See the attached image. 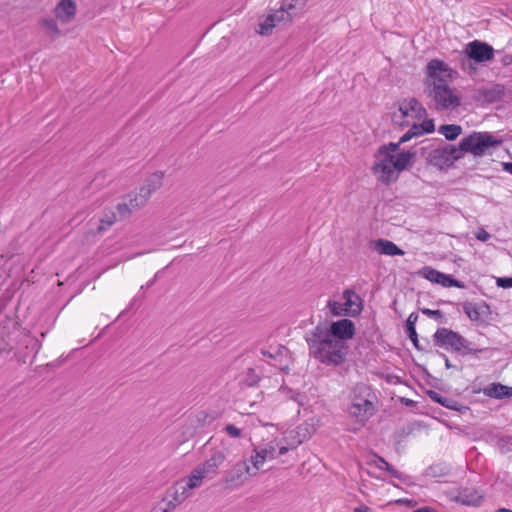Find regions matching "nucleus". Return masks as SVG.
<instances>
[{"instance_id": "nucleus-1", "label": "nucleus", "mask_w": 512, "mask_h": 512, "mask_svg": "<svg viewBox=\"0 0 512 512\" xmlns=\"http://www.w3.org/2000/svg\"><path fill=\"white\" fill-rule=\"evenodd\" d=\"M356 332L352 320L344 318L331 322L329 327L319 323L305 335L309 353L316 360L326 365H341L347 356V340Z\"/></svg>"}, {"instance_id": "nucleus-2", "label": "nucleus", "mask_w": 512, "mask_h": 512, "mask_svg": "<svg viewBox=\"0 0 512 512\" xmlns=\"http://www.w3.org/2000/svg\"><path fill=\"white\" fill-rule=\"evenodd\" d=\"M451 71L448 65L439 59L430 60L426 66L425 92L434 100L438 110H453L460 105L459 97L453 93L446 80L451 76Z\"/></svg>"}, {"instance_id": "nucleus-3", "label": "nucleus", "mask_w": 512, "mask_h": 512, "mask_svg": "<svg viewBox=\"0 0 512 512\" xmlns=\"http://www.w3.org/2000/svg\"><path fill=\"white\" fill-rule=\"evenodd\" d=\"M433 341L436 346L450 349L461 356L469 354L478 355L488 351V348H477L472 342L468 341L458 332L442 327L438 328L433 335Z\"/></svg>"}, {"instance_id": "nucleus-4", "label": "nucleus", "mask_w": 512, "mask_h": 512, "mask_svg": "<svg viewBox=\"0 0 512 512\" xmlns=\"http://www.w3.org/2000/svg\"><path fill=\"white\" fill-rule=\"evenodd\" d=\"M501 143L502 140L496 138L490 132L473 131L460 140L458 150L461 158L465 153H470L474 157H482L486 155L491 148L498 147Z\"/></svg>"}, {"instance_id": "nucleus-5", "label": "nucleus", "mask_w": 512, "mask_h": 512, "mask_svg": "<svg viewBox=\"0 0 512 512\" xmlns=\"http://www.w3.org/2000/svg\"><path fill=\"white\" fill-rule=\"evenodd\" d=\"M373 399L375 395L371 387L364 383H357L351 392L350 415L362 422L367 421L375 412Z\"/></svg>"}, {"instance_id": "nucleus-6", "label": "nucleus", "mask_w": 512, "mask_h": 512, "mask_svg": "<svg viewBox=\"0 0 512 512\" xmlns=\"http://www.w3.org/2000/svg\"><path fill=\"white\" fill-rule=\"evenodd\" d=\"M461 159L458 146L444 144L441 147L430 150L426 154L427 163L440 170L451 167L455 161Z\"/></svg>"}, {"instance_id": "nucleus-7", "label": "nucleus", "mask_w": 512, "mask_h": 512, "mask_svg": "<svg viewBox=\"0 0 512 512\" xmlns=\"http://www.w3.org/2000/svg\"><path fill=\"white\" fill-rule=\"evenodd\" d=\"M468 62L485 63L493 59L495 50L486 42L474 40L466 45L465 49Z\"/></svg>"}, {"instance_id": "nucleus-8", "label": "nucleus", "mask_w": 512, "mask_h": 512, "mask_svg": "<svg viewBox=\"0 0 512 512\" xmlns=\"http://www.w3.org/2000/svg\"><path fill=\"white\" fill-rule=\"evenodd\" d=\"M118 220H119V218L117 217V214L114 210L105 209L102 212V215L100 216L97 225H92V221H89V225L91 227L85 233V237H86L87 241H89L90 238H95L96 236H100V235L104 234Z\"/></svg>"}, {"instance_id": "nucleus-9", "label": "nucleus", "mask_w": 512, "mask_h": 512, "mask_svg": "<svg viewBox=\"0 0 512 512\" xmlns=\"http://www.w3.org/2000/svg\"><path fill=\"white\" fill-rule=\"evenodd\" d=\"M257 470L251 471L246 462H238L226 473V488H236L242 485L248 476L256 475Z\"/></svg>"}, {"instance_id": "nucleus-10", "label": "nucleus", "mask_w": 512, "mask_h": 512, "mask_svg": "<svg viewBox=\"0 0 512 512\" xmlns=\"http://www.w3.org/2000/svg\"><path fill=\"white\" fill-rule=\"evenodd\" d=\"M463 311L471 321L477 323L485 322L491 315L490 306L486 302H465L463 304Z\"/></svg>"}, {"instance_id": "nucleus-11", "label": "nucleus", "mask_w": 512, "mask_h": 512, "mask_svg": "<svg viewBox=\"0 0 512 512\" xmlns=\"http://www.w3.org/2000/svg\"><path fill=\"white\" fill-rule=\"evenodd\" d=\"M392 160H387V158H383L382 160L375 162L372 166V172L377 175L379 181L385 185H390L392 182H395L398 179V176L395 175V169L393 165L390 164Z\"/></svg>"}, {"instance_id": "nucleus-12", "label": "nucleus", "mask_w": 512, "mask_h": 512, "mask_svg": "<svg viewBox=\"0 0 512 512\" xmlns=\"http://www.w3.org/2000/svg\"><path fill=\"white\" fill-rule=\"evenodd\" d=\"M289 17L279 9L269 14L263 21L259 22L257 32L260 35L268 36L272 33L274 27L280 23H288Z\"/></svg>"}, {"instance_id": "nucleus-13", "label": "nucleus", "mask_w": 512, "mask_h": 512, "mask_svg": "<svg viewBox=\"0 0 512 512\" xmlns=\"http://www.w3.org/2000/svg\"><path fill=\"white\" fill-rule=\"evenodd\" d=\"M368 249L373 253L386 256H397L404 254V252L396 244L386 239L369 241Z\"/></svg>"}, {"instance_id": "nucleus-14", "label": "nucleus", "mask_w": 512, "mask_h": 512, "mask_svg": "<svg viewBox=\"0 0 512 512\" xmlns=\"http://www.w3.org/2000/svg\"><path fill=\"white\" fill-rule=\"evenodd\" d=\"M344 307L348 316H358L363 310L362 299L352 289H345L343 291Z\"/></svg>"}, {"instance_id": "nucleus-15", "label": "nucleus", "mask_w": 512, "mask_h": 512, "mask_svg": "<svg viewBox=\"0 0 512 512\" xmlns=\"http://www.w3.org/2000/svg\"><path fill=\"white\" fill-rule=\"evenodd\" d=\"M476 100H483L486 103L501 101L505 96V87L502 84H493L490 87H482L477 91Z\"/></svg>"}, {"instance_id": "nucleus-16", "label": "nucleus", "mask_w": 512, "mask_h": 512, "mask_svg": "<svg viewBox=\"0 0 512 512\" xmlns=\"http://www.w3.org/2000/svg\"><path fill=\"white\" fill-rule=\"evenodd\" d=\"M483 497L474 488H462L458 494L451 496L450 500L466 506H479Z\"/></svg>"}, {"instance_id": "nucleus-17", "label": "nucleus", "mask_w": 512, "mask_h": 512, "mask_svg": "<svg viewBox=\"0 0 512 512\" xmlns=\"http://www.w3.org/2000/svg\"><path fill=\"white\" fill-rule=\"evenodd\" d=\"M427 395L432 401H434L437 404H440L441 406L447 409L454 410L462 414L469 410V407L467 405H464L452 398L442 396L440 393L434 390L427 391Z\"/></svg>"}, {"instance_id": "nucleus-18", "label": "nucleus", "mask_w": 512, "mask_h": 512, "mask_svg": "<svg viewBox=\"0 0 512 512\" xmlns=\"http://www.w3.org/2000/svg\"><path fill=\"white\" fill-rule=\"evenodd\" d=\"M223 463L224 454L221 451H217L203 464L198 465V468L210 480L218 473V469Z\"/></svg>"}, {"instance_id": "nucleus-19", "label": "nucleus", "mask_w": 512, "mask_h": 512, "mask_svg": "<svg viewBox=\"0 0 512 512\" xmlns=\"http://www.w3.org/2000/svg\"><path fill=\"white\" fill-rule=\"evenodd\" d=\"M275 450L276 447L272 442L269 443L265 448H255L254 455H251L250 457V462L253 465V469L258 471L266 459L277 458Z\"/></svg>"}, {"instance_id": "nucleus-20", "label": "nucleus", "mask_w": 512, "mask_h": 512, "mask_svg": "<svg viewBox=\"0 0 512 512\" xmlns=\"http://www.w3.org/2000/svg\"><path fill=\"white\" fill-rule=\"evenodd\" d=\"M163 496L165 497V500L171 501L175 506H179L191 496V493H188L182 484L177 481L173 486L169 487L165 491Z\"/></svg>"}, {"instance_id": "nucleus-21", "label": "nucleus", "mask_w": 512, "mask_h": 512, "mask_svg": "<svg viewBox=\"0 0 512 512\" xmlns=\"http://www.w3.org/2000/svg\"><path fill=\"white\" fill-rule=\"evenodd\" d=\"M204 480L208 479L197 466L192 470L189 476L179 480V482L188 493H191L192 490L199 488Z\"/></svg>"}, {"instance_id": "nucleus-22", "label": "nucleus", "mask_w": 512, "mask_h": 512, "mask_svg": "<svg viewBox=\"0 0 512 512\" xmlns=\"http://www.w3.org/2000/svg\"><path fill=\"white\" fill-rule=\"evenodd\" d=\"M399 111L403 117L408 116L410 112H413L416 118H421L426 114V109L414 97L410 98L409 100L405 99L402 103H400Z\"/></svg>"}, {"instance_id": "nucleus-23", "label": "nucleus", "mask_w": 512, "mask_h": 512, "mask_svg": "<svg viewBox=\"0 0 512 512\" xmlns=\"http://www.w3.org/2000/svg\"><path fill=\"white\" fill-rule=\"evenodd\" d=\"M76 13V4L72 0H61L55 8V14L62 22H69Z\"/></svg>"}, {"instance_id": "nucleus-24", "label": "nucleus", "mask_w": 512, "mask_h": 512, "mask_svg": "<svg viewBox=\"0 0 512 512\" xmlns=\"http://www.w3.org/2000/svg\"><path fill=\"white\" fill-rule=\"evenodd\" d=\"M416 153L410 152V151H402L398 153L396 156H394V159L391 161L393 168L397 172H402L406 170L409 167H412L414 164V157Z\"/></svg>"}, {"instance_id": "nucleus-25", "label": "nucleus", "mask_w": 512, "mask_h": 512, "mask_svg": "<svg viewBox=\"0 0 512 512\" xmlns=\"http://www.w3.org/2000/svg\"><path fill=\"white\" fill-rule=\"evenodd\" d=\"M306 2L307 0H282L279 8L289 17V21L291 22L304 8Z\"/></svg>"}, {"instance_id": "nucleus-26", "label": "nucleus", "mask_w": 512, "mask_h": 512, "mask_svg": "<svg viewBox=\"0 0 512 512\" xmlns=\"http://www.w3.org/2000/svg\"><path fill=\"white\" fill-rule=\"evenodd\" d=\"M163 178L164 174L162 172H154L146 178L140 189L151 197V195L162 186Z\"/></svg>"}, {"instance_id": "nucleus-27", "label": "nucleus", "mask_w": 512, "mask_h": 512, "mask_svg": "<svg viewBox=\"0 0 512 512\" xmlns=\"http://www.w3.org/2000/svg\"><path fill=\"white\" fill-rule=\"evenodd\" d=\"M417 320H418L417 313H415V312L411 313L406 320L405 332H406L407 336L409 337V339L412 341L414 347L419 351H423L424 349L422 348V346L419 343L418 334H417L416 327H415Z\"/></svg>"}, {"instance_id": "nucleus-28", "label": "nucleus", "mask_w": 512, "mask_h": 512, "mask_svg": "<svg viewBox=\"0 0 512 512\" xmlns=\"http://www.w3.org/2000/svg\"><path fill=\"white\" fill-rule=\"evenodd\" d=\"M484 394L496 399L508 398L512 396V387L501 383H492L484 389Z\"/></svg>"}, {"instance_id": "nucleus-29", "label": "nucleus", "mask_w": 512, "mask_h": 512, "mask_svg": "<svg viewBox=\"0 0 512 512\" xmlns=\"http://www.w3.org/2000/svg\"><path fill=\"white\" fill-rule=\"evenodd\" d=\"M125 198L129 202V206H131L134 211H138L147 204L150 197L139 188L137 191L126 195Z\"/></svg>"}, {"instance_id": "nucleus-30", "label": "nucleus", "mask_w": 512, "mask_h": 512, "mask_svg": "<svg viewBox=\"0 0 512 512\" xmlns=\"http://www.w3.org/2000/svg\"><path fill=\"white\" fill-rule=\"evenodd\" d=\"M462 127L457 124H444L438 129V132L446 138L448 141L456 140L462 134Z\"/></svg>"}, {"instance_id": "nucleus-31", "label": "nucleus", "mask_w": 512, "mask_h": 512, "mask_svg": "<svg viewBox=\"0 0 512 512\" xmlns=\"http://www.w3.org/2000/svg\"><path fill=\"white\" fill-rule=\"evenodd\" d=\"M450 467L445 463H437L426 468L424 475L429 477H443L448 475Z\"/></svg>"}, {"instance_id": "nucleus-32", "label": "nucleus", "mask_w": 512, "mask_h": 512, "mask_svg": "<svg viewBox=\"0 0 512 512\" xmlns=\"http://www.w3.org/2000/svg\"><path fill=\"white\" fill-rule=\"evenodd\" d=\"M401 143L398 142H390L388 144L381 145L377 150V155L383 156V158H387V160H393V153L399 149Z\"/></svg>"}, {"instance_id": "nucleus-33", "label": "nucleus", "mask_w": 512, "mask_h": 512, "mask_svg": "<svg viewBox=\"0 0 512 512\" xmlns=\"http://www.w3.org/2000/svg\"><path fill=\"white\" fill-rule=\"evenodd\" d=\"M260 376L255 372L253 368H248L240 379V384L247 387H254L258 385Z\"/></svg>"}, {"instance_id": "nucleus-34", "label": "nucleus", "mask_w": 512, "mask_h": 512, "mask_svg": "<svg viewBox=\"0 0 512 512\" xmlns=\"http://www.w3.org/2000/svg\"><path fill=\"white\" fill-rule=\"evenodd\" d=\"M116 211L119 220L126 219L130 217L132 213L135 212L134 209H132L131 206H129V202L126 200L125 197L123 198L122 202L116 205Z\"/></svg>"}, {"instance_id": "nucleus-35", "label": "nucleus", "mask_w": 512, "mask_h": 512, "mask_svg": "<svg viewBox=\"0 0 512 512\" xmlns=\"http://www.w3.org/2000/svg\"><path fill=\"white\" fill-rule=\"evenodd\" d=\"M377 467L379 469H384L387 471L391 477L397 478L399 480H403V474L396 470L389 462H387L383 457L378 456V464Z\"/></svg>"}, {"instance_id": "nucleus-36", "label": "nucleus", "mask_w": 512, "mask_h": 512, "mask_svg": "<svg viewBox=\"0 0 512 512\" xmlns=\"http://www.w3.org/2000/svg\"><path fill=\"white\" fill-rule=\"evenodd\" d=\"M437 284H440L443 287H457V288L465 287L463 282L453 278L451 275L444 274L442 272L440 274Z\"/></svg>"}, {"instance_id": "nucleus-37", "label": "nucleus", "mask_w": 512, "mask_h": 512, "mask_svg": "<svg viewBox=\"0 0 512 512\" xmlns=\"http://www.w3.org/2000/svg\"><path fill=\"white\" fill-rule=\"evenodd\" d=\"M417 274L420 275L421 277L437 284L441 272H439L438 270H436L432 267L425 266L422 269H420L417 272Z\"/></svg>"}, {"instance_id": "nucleus-38", "label": "nucleus", "mask_w": 512, "mask_h": 512, "mask_svg": "<svg viewBox=\"0 0 512 512\" xmlns=\"http://www.w3.org/2000/svg\"><path fill=\"white\" fill-rule=\"evenodd\" d=\"M327 307L333 316H348L343 303L337 302L335 300H328Z\"/></svg>"}, {"instance_id": "nucleus-39", "label": "nucleus", "mask_w": 512, "mask_h": 512, "mask_svg": "<svg viewBox=\"0 0 512 512\" xmlns=\"http://www.w3.org/2000/svg\"><path fill=\"white\" fill-rule=\"evenodd\" d=\"M413 431L414 427L411 424L404 426L400 428L398 431H396L394 434L396 444L401 443L405 438L411 435Z\"/></svg>"}, {"instance_id": "nucleus-40", "label": "nucleus", "mask_w": 512, "mask_h": 512, "mask_svg": "<svg viewBox=\"0 0 512 512\" xmlns=\"http://www.w3.org/2000/svg\"><path fill=\"white\" fill-rule=\"evenodd\" d=\"M176 507L177 506H175L171 501L165 500V497L163 496L154 510L160 512H172Z\"/></svg>"}, {"instance_id": "nucleus-41", "label": "nucleus", "mask_w": 512, "mask_h": 512, "mask_svg": "<svg viewBox=\"0 0 512 512\" xmlns=\"http://www.w3.org/2000/svg\"><path fill=\"white\" fill-rule=\"evenodd\" d=\"M419 128L421 129L419 133L430 134L435 131V124L433 119H425L422 123L419 124Z\"/></svg>"}, {"instance_id": "nucleus-42", "label": "nucleus", "mask_w": 512, "mask_h": 512, "mask_svg": "<svg viewBox=\"0 0 512 512\" xmlns=\"http://www.w3.org/2000/svg\"><path fill=\"white\" fill-rule=\"evenodd\" d=\"M421 312L430 317V318H433L437 321H440L442 322L443 318H444V313L441 311V310H431V309H428V308H423L421 309Z\"/></svg>"}, {"instance_id": "nucleus-43", "label": "nucleus", "mask_w": 512, "mask_h": 512, "mask_svg": "<svg viewBox=\"0 0 512 512\" xmlns=\"http://www.w3.org/2000/svg\"><path fill=\"white\" fill-rule=\"evenodd\" d=\"M44 26L53 37H58L60 35V30L54 20H45Z\"/></svg>"}, {"instance_id": "nucleus-44", "label": "nucleus", "mask_w": 512, "mask_h": 512, "mask_svg": "<svg viewBox=\"0 0 512 512\" xmlns=\"http://www.w3.org/2000/svg\"><path fill=\"white\" fill-rule=\"evenodd\" d=\"M499 447L502 452H508L512 450V436H505L499 439Z\"/></svg>"}, {"instance_id": "nucleus-45", "label": "nucleus", "mask_w": 512, "mask_h": 512, "mask_svg": "<svg viewBox=\"0 0 512 512\" xmlns=\"http://www.w3.org/2000/svg\"><path fill=\"white\" fill-rule=\"evenodd\" d=\"M226 434L232 438H241L244 436L242 429L236 427L233 424H226Z\"/></svg>"}, {"instance_id": "nucleus-46", "label": "nucleus", "mask_w": 512, "mask_h": 512, "mask_svg": "<svg viewBox=\"0 0 512 512\" xmlns=\"http://www.w3.org/2000/svg\"><path fill=\"white\" fill-rule=\"evenodd\" d=\"M496 284L498 287L504 289L512 288V277H499L497 278Z\"/></svg>"}, {"instance_id": "nucleus-47", "label": "nucleus", "mask_w": 512, "mask_h": 512, "mask_svg": "<svg viewBox=\"0 0 512 512\" xmlns=\"http://www.w3.org/2000/svg\"><path fill=\"white\" fill-rule=\"evenodd\" d=\"M499 62H500L504 67L510 66V65L512 64V54H503V55L500 57Z\"/></svg>"}, {"instance_id": "nucleus-48", "label": "nucleus", "mask_w": 512, "mask_h": 512, "mask_svg": "<svg viewBox=\"0 0 512 512\" xmlns=\"http://www.w3.org/2000/svg\"><path fill=\"white\" fill-rule=\"evenodd\" d=\"M397 505H406L408 507H414L417 505V502L413 499H398L395 501Z\"/></svg>"}, {"instance_id": "nucleus-49", "label": "nucleus", "mask_w": 512, "mask_h": 512, "mask_svg": "<svg viewBox=\"0 0 512 512\" xmlns=\"http://www.w3.org/2000/svg\"><path fill=\"white\" fill-rule=\"evenodd\" d=\"M415 137V133H412L410 130L406 131L399 139V143L403 144L410 141Z\"/></svg>"}, {"instance_id": "nucleus-50", "label": "nucleus", "mask_w": 512, "mask_h": 512, "mask_svg": "<svg viewBox=\"0 0 512 512\" xmlns=\"http://www.w3.org/2000/svg\"><path fill=\"white\" fill-rule=\"evenodd\" d=\"M476 237L478 240L486 241L490 237V234L488 232H486L485 230H480L477 233Z\"/></svg>"}, {"instance_id": "nucleus-51", "label": "nucleus", "mask_w": 512, "mask_h": 512, "mask_svg": "<svg viewBox=\"0 0 512 512\" xmlns=\"http://www.w3.org/2000/svg\"><path fill=\"white\" fill-rule=\"evenodd\" d=\"M503 171L510 173L512 175V162H502Z\"/></svg>"}, {"instance_id": "nucleus-52", "label": "nucleus", "mask_w": 512, "mask_h": 512, "mask_svg": "<svg viewBox=\"0 0 512 512\" xmlns=\"http://www.w3.org/2000/svg\"><path fill=\"white\" fill-rule=\"evenodd\" d=\"M160 272H161V271L157 272V273L155 274V276H154L150 281H148V282H147V284H146L145 286H142V287H141V289H144V288H150V287L155 283V281L158 279V277H159V275H160Z\"/></svg>"}, {"instance_id": "nucleus-53", "label": "nucleus", "mask_w": 512, "mask_h": 512, "mask_svg": "<svg viewBox=\"0 0 512 512\" xmlns=\"http://www.w3.org/2000/svg\"><path fill=\"white\" fill-rule=\"evenodd\" d=\"M412 133H415V137L416 136H421V135H424V133H419V131L421 130L419 128V124H414L410 129H409Z\"/></svg>"}, {"instance_id": "nucleus-54", "label": "nucleus", "mask_w": 512, "mask_h": 512, "mask_svg": "<svg viewBox=\"0 0 512 512\" xmlns=\"http://www.w3.org/2000/svg\"><path fill=\"white\" fill-rule=\"evenodd\" d=\"M401 402H402L404 405L408 406V407H413V406H415V401H413V400H411V399H409V398L402 397V398H401Z\"/></svg>"}, {"instance_id": "nucleus-55", "label": "nucleus", "mask_w": 512, "mask_h": 512, "mask_svg": "<svg viewBox=\"0 0 512 512\" xmlns=\"http://www.w3.org/2000/svg\"><path fill=\"white\" fill-rule=\"evenodd\" d=\"M260 353L264 357H268V358H274L275 357L272 353H270L268 350H265V349H261Z\"/></svg>"}, {"instance_id": "nucleus-56", "label": "nucleus", "mask_w": 512, "mask_h": 512, "mask_svg": "<svg viewBox=\"0 0 512 512\" xmlns=\"http://www.w3.org/2000/svg\"><path fill=\"white\" fill-rule=\"evenodd\" d=\"M354 512H369V508L367 506H359L354 509Z\"/></svg>"}, {"instance_id": "nucleus-57", "label": "nucleus", "mask_w": 512, "mask_h": 512, "mask_svg": "<svg viewBox=\"0 0 512 512\" xmlns=\"http://www.w3.org/2000/svg\"><path fill=\"white\" fill-rule=\"evenodd\" d=\"M441 355H442V357H443V358H444V360H445V366H446V368H447V369H450V368L452 367V364H451L450 360L448 359V357H447L445 354H441Z\"/></svg>"}, {"instance_id": "nucleus-58", "label": "nucleus", "mask_w": 512, "mask_h": 512, "mask_svg": "<svg viewBox=\"0 0 512 512\" xmlns=\"http://www.w3.org/2000/svg\"><path fill=\"white\" fill-rule=\"evenodd\" d=\"M288 452V448L286 446H282L279 448V452L277 456L284 455Z\"/></svg>"}, {"instance_id": "nucleus-59", "label": "nucleus", "mask_w": 512, "mask_h": 512, "mask_svg": "<svg viewBox=\"0 0 512 512\" xmlns=\"http://www.w3.org/2000/svg\"><path fill=\"white\" fill-rule=\"evenodd\" d=\"M496 512H512V510L508 508H499Z\"/></svg>"}, {"instance_id": "nucleus-60", "label": "nucleus", "mask_w": 512, "mask_h": 512, "mask_svg": "<svg viewBox=\"0 0 512 512\" xmlns=\"http://www.w3.org/2000/svg\"><path fill=\"white\" fill-rule=\"evenodd\" d=\"M5 350H6V348L0 344V354H1L3 351H5Z\"/></svg>"}, {"instance_id": "nucleus-61", "label": "nucleus", "mask_w": 512, "mask_h": 512, "mask_svg": "<svg viewBox=\"0 0 512 512\" xmlns=\"http://www.w3.org/2000/svg\"><path fill=\"white\" fill-rule=\"evenodd\" d=\"M421 150H422V155H425V150H426V148H425V147H422V149H421Z\"/></svg>"}]
</instances>
